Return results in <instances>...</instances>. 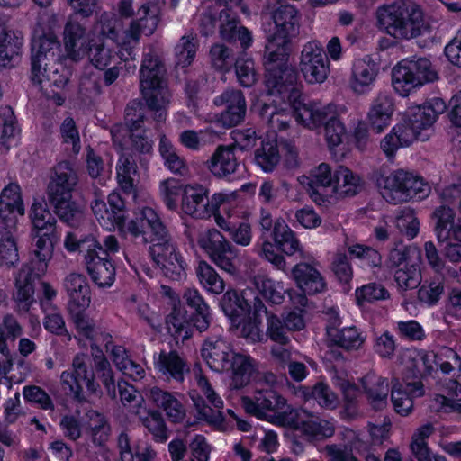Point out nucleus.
<instances>
[{
  "label": "nucleus",
  "instance_id": "nucleus-36",
  "mask_svg": "<svg viewBox=\"0 0 461 461\" xmlns=\"http://www.w3.org/2000/svg\"><path fill=\"white\" fill-rule=\"evenodd\" d=\"M29 216L32 224L31 234L59 235L56 217L46 205L34 202L31 206Z\"/></svg>",
  "mask_w": 461,
  "mask_h": 461
},
{
  "label": "nucleus",
  "instance_id": "nucleus-2",
  "mask_svg": "<svg viewBox=\"0 0 461 461\" xmlns=\"http://www.w3.org/2000/svg\"><path fill=\"white\" fill-rule=\"evenodd\" d=\"M165 74L159 57L151 49L145 52L140 69V90L148 108L154 113L156 129L167 119V106L171 97Z\"/></svg>",
  "mask_w": 461,
  "mask_h": 461
},
{
  "label": "nucleus",
  "instance_id": "nucleus-46",
  "mask_svg": "<svg viewBox=\"0 0 461 461\" xmlns=\"http://www.w3.org/2000/svg\"><path fill=\"white\" fill-rule=\"evenodd\" d=\"M195 274L200 285L212 294H221L225 290V281L206 261L200 260L195 267Z\"/></svg>",
  "mask_w": 461,
  "mask_h": 461
},
{
  "label": "nucleus",
  "instance_id": "nucleus-29",
  "mask_svg": "<svg viewBox=\"0 0 461 461\" xmlns=\"http://www.w3.org/2000/svg\"><path fill=\"white\" fill-rule=\"evenodd\" d=\"M234 150L231 145L218 146L205 163L208 170L219 178L229 177L234 174L240 166Z\"/></svg>",
  "mask_w": 461,
  "mask_h": 461
},
{
  "label": "nucleus",
  "instance_id": "nucleus-34",
  "mask_svg": "<svg viewBox=\"0 0 461 461\" xmlns=\"http://www.w3.org/2000/svg\"><path fill=\"white\" fill-rule=\"evenodd\" d=\"M85 429L95 447H104L111 436L108 419L101 412L89 410L85 415Z\"/></svg>",
  "mask_w": 461,
  "mask_h": 461
},
{
  "label": "nucleus",
  "instance_id": "nucleus-12",
  "mask_svg": "<svg viewBox=\"0 0 461 461\" xmlns=\"http://www.w3.org/2000/svg\"><path fill=\"white\" fill-rule=\"evenodd\" d=\"M200 393L193 392L190 397L197 412V419L212 425L223 422V401L214 391L208 379L200 375L197 378Z\"/></svg>",
  "mask_w": 461,
  "mask_h": 461
},
{
  "label": "nucleus",
  "instance_id": "nucleus-32",
  "mask_svg": "<svg viewBox=\"0 0 461 461\" xmlns=\"http://www.w3.org/2000/svg\"><path fill=\"white\" fill-rule=\"evenodd\" d=\"M393 109V98L386 93L378 94L373 100L367 120L375 133H380L390 124Z\"/></svg>",
  "mask_w": 461,
  "mask_h": 461
},
{
  "label": "nucleus",
  "instance_id": "nucleus-1",
  "mask_svg": "<svg viewBox=\"0 0 461 461\" xmlns=\"http://www.w3.org/2000/svg\"><path fill=\"white\" fill-rule=\"evenodd\" d=\"M376 16L380 28L397 40L414 39L429 31L423 12L411 1L383 5L377 9Z\"/></svg>",
  "mask_w": 461,
  "mask_h": 461
},
{
  "label": "nucleus",
  "instance_id": "nucleus-10",
  "mask_svg": "<svg viewBox=\"0 0 461 461\" xmlns=\"http://www.w3.org/2000/svg\"><path fill=\"white\" fill-rule=\"evenodd\" d=\"M299 68L308 84H321L327 79L330 59L321 42L310 41L303 46Z\"/></svg>",
  "mask_w": 461,
  "mask_h": 461
},
{
  "label": "nucleus",
  "instance_id": "nucleus-61",
  "mask_svg": "<svg viewBox=\"0 0 461 461\" xmlns=\"http://www.w3.org/2000/svg\"><path fill=\"white\" fill-rule=\"evenodd\" d=\"M267 337L276 344L290 345V332L283 320L276 314H270L267 318Z\"/></svg>",
  "mask_w": 461,
  "mask_h": 461
},
{
  "label": "nucleus",
  "instance_id": "nucleus-22",
  "mask_svg": "<svg viewBox=\"0 0 461 461\" xmlns=\"http://www.w3.org/2000/svg\"><path fill=\"white\" fill-rule=\"evenodd\" d=\"M201 355L207 366L215 372H224L235 352L229 343L220 337L207 339L202 347Z\"/></svg>",
  "mask_w": 461,
  "mask_h": 461
},
{
  "label": "nucleus",
  "instance_id": "nucleus-3",
  "mask_svg": "<svg viewBox=\"0 0 461 461\" xmlns=\"http://www.w3.org/2000/svg\"><path fill=\"white\" fill-rule=\"evenodd\" d=\"M290 50L265 49L263 64L266 70L265 83L267 92L278 95L292 106L301 98L296 70L288 65Z\"/></svg>",
  "mask_w": 461,
  "mask_h": 461
},
{
  "label": "nucleus",
  "instance_id": "nucleus-13",
  "mask_svg": "<svg viewBox=\"0 0 461 461\" xmlns=\"http://www.w3.org/2000/svg\"><path fill=\"white\" fill-rule=\"evenodd\" d=\"M149 249L154 262L164 276L172 281H182L186 277L187 264L171 237L154 243Z\"/></svg>",
  "mask_w": 461,
  "mask_h": 461
},
{
  "label": "nucleus",
  "instance_id": "nucleus-31",
  "mask_svg": "<svg viewBox=\"0 0 461 461\" xmlns=\"http://www.w3.org/2000/svg\"><path fill=\"white\" fill-rule=\"evenodd\" d=\"M299 421L298 430L309 440H322L334 435L335 425L331 420L323 419L305 410Z\"/></svg>",
  "mask_w": 461,
  "mask_h": 461
},
{
  "label": "nucleus",
  "instance_id": "nucleus-5",
  "mask_svg": "<svg viewBox=\"0 0 461 461\" xmlns=\"http://www.w3.org/2000/svg\"><path fill=\"white\" fill-rule=\"evenodd\" d=\"M93 240L83 247L76 245V234L68 232L64 240V247L69 252H79L83 255L84 264L91 279L99 287L111 286L115 279V267L113 259L91 251L90 247H96Z\"/></svg>",
  "mask_w": 461,
  "mask_h": 461
},
{
  "label": "nucleus",
  "instance_id": "nucleus-59",
  "mask_svg": "<svg viewBox=\"0 0 461 461\" xmlns=\"http://www.w3.org/2000/svg\"><path fill=\"white\" fill-rule=\"evenodd\" d=\"M117 180L119 185L126 194L134 192L132 175L137 172V166L135 162L128 156L122 155L119 158L117 167Z\"/></svg>",
  "mask_w": 461,
  "mask_h": 461
},
{
  "label": "nucleus",
  "instance_id": "nucleus-44",
  "mask_svg": "<svg viewBox=\"0 0 461 461\" xmlns=\"http://www.w3.org/2000/svg\"><path fill=\"white\" fill-rule=\"evenodd\" d=\"M280 152L275 138L261 140L260 147L255 150V162L265 172H272L280 162Z\"/></svg>",
  "mask_w": 461,
  "mask_h": 461
},
{
  "label": "nucleus",
  "instance_id": "nucleus-4",
  "mask_svg": "<svg viewBox=\"0 0 461 461\" xmlns=\"http://www.w3.org/2000/svg\"><path fill=\"white\" fill-rule=\"evenodd\" d=\"M377 186L383 198L393 204L421 200L428 196L429 185L423 178L411 172L398 169L377 179Z\"/></svg>",
  "mask_w": 461,
  "mask_h": 461
},
{
  "label": "nucleus",
  "instance_id": "nucleus-8",
  "mask_svg": "<svg viewBox=\"0 0 461 461\" xmlns=\"http://www.w3.org/2000/svg\"><path fill=\"white\" fill-rule=\"evenodd\" d=\"M227 197V194H215L209 200L207 189L203 185H187L183 189L181 207L185 214L203 219L215 214L220 206L225 210Z\"/></svg>",
  "mask_w": 461,
  "mask_h": 461
},
{
  "label": "nucleus",
  "instance_id": "nucleus-62",
  "mask_svg": "<svg viewBox=\"0 0 461 461\" xmlns=\"http://www.w3.org/2000/svg\"><path fill=\"white\" fill-rule=\"evenodd\" d=\"M419 86L425 83L433 82L438 78V74L432 68L431 62L426 58L408 60Z\"/></svg>",
  "mask_w": 461,
  "mask_h": 461
},
{
  "label": "nucleus",
  "instance_id": "nucleus-50",
  "mask_svg": "<svg viewBox=\"0 0 461 461\" xmlns=\"http://www.w3.org/2000/svg\"><path fill=\"white\" fill-rule=\"evenodd\" d=\"M32 252L39 260V269L46 267L53 254L54 245L59 240L60 235L43 236L42 234H31Z\"/></svg>",
  "mask_w": 461,
  "mask_h": 461
},
{
  "label": "nucleus",
  "instance_id": "nucleus-18",
  "mask_svg": "<svg viewBox=\"0 0 461 461\" xmlns=\"http://www.w3.org/2000/svg\"><path fill=\"white\" fill-rule=\"evenodd\" d=\"M63 35L68 56L74 60L82 59L86 54L90 44V34L86 23L79 21L77 15L69 16L65 24Z\"/></svg>",
  "mask_w": 461,
  "mask_h": 461
},
{
  "label": "nucleus",
  "instance_id": "nucleus-21",
  "mask_svg": "<svg viewBox=\"0 0 461 461\" xmlns=\"http://www.w3.org/2000/svg\"><path fill=\"white\" fill-rule=\"evenodd\" d=\"M435 233L439 243L461 242V218H456L451 207L440 205L433 212Z\"/></svg>",
  "mask_w": 461,
  "mask_h": 461
},
{
  "label": "nucleus",
  "instance_id": "nucleus-43",
  "mask_svg": "<svg viewBox=\"0 0 461 461\" xmlns=\"http://www.w3.org/2000/svg\"><path fill=\"white\" fill-rule=\"evenodd\" d=\"M272 237L278 249L288 256L301 250L299 240L283 219L275 221Z\"/></svg>",
  "mask_w": 461,
  "mask_h": 461
},
{
  "label": "nucleus",
  "instance_id": "nucleus-24",
  "mask_svg": "<svg viewBox=\"0 0 461 461\" xmlns=\"http://www.w3.org/2000/svg\"><path fill=\"white\" fill-rule=\"evenodd\" d=\"M438 355L423 349L409 350L406 360V377L421 381L436 372Z\"/></svg>",
  "mask_w": 461,
  "mask_h": 461
},
{
  "label": "nucleus",
  "instance_id": "nucleus-60",
  "mask_svg": "<svg viewBox=\"0 0 461 461\" xmlns=\"http://www.w3.org/2000/svg\"><path fill=\"white\" fill-rule=\"evenodd\" d=\"M303 393L306 399L315 400L322 408L333 410L338 406L337 395L322 382L317 383L312 388H306Z\"/></svg>",
  "mask_w": 461,
  "mask_h": 461
},
{
  "label": "nucleus",
  "instance_id": "nucleus-35",
  "mask_svg": "<svg viewBox=\"0 0 461 461\" xmlns=\"http://www.w3.org/2000/svg\"><path fill=\"white\" fill-rule=\"evenodd\" d=\"M329 340L347 351L358 350L364 345L366 336L356 326L339 329L338 327L327 328Z\"/></svg>",
  "mask_w": 461,
  "mask_h": 461
},
{
  "label": "nucleus",
  "instance_id": "nucleus-39",
  "mask_svg": "<svg viewBox=\"0 0 461 461\" xmlns=\"http://www.w3.org/2000/svg\"><path fill=\"white\" fill-rule=\"evenodd\" d=\"M55 214L70 227H77L85 219L83 207L70 197L50 200Z\"/></svg>",
  "mask_w": 461,
  "mask_h": 461
},
{
  "label": "nucleus",
  "instance_id": "nucleus-38",
  "mask_svg": "<svg viewBox=\"0 0 461 461\" xmlns=\"http://www.w3.org/2000/svg\"><path fill=\"white\" fill-rule=\"evenodd\" d=\"M377 76L376 65L371 58L355 60L352 67L351 86L357 93H364L375 81Z\"/></svg>",
  "mask_w": 461,
  "mask_h": 461
},
{
  "label": "nucleus",
  "instance_id": "nucleus-45",
  "mask_svg": "<svg viewBox=\"0 0 461 461\" xmlns=\"http://www.w3.org/2000/svg\"><path fill=\"white\" fill-rule=\"evenodd\" d=\"M217 225L224 231L228 232L230 240L237 245L247 247L252 240V230L247 222H234L230 216L225 218L221 214H215Z\"/></svg>",
  "mask_w": 461,
  "mask_h": 461
},
{
  "label": "nucleus",
  "instance_id": "nucleus-41",
  "mask_svg": "<svg viewBox=\"0 0 461 461\" xmlns=\"http://www.w3.org/2000/svg\"><path fill=\"white\" fill-rule=\"evenodd\" d=\"M150 399L158 407L165 411L172 421L178 422L185 417V408L175 394L158 387H153L150 389Z\"/></svg>",
  "mask_w": 461,
  "mask_h": 461
},
{
  "label": "nucleus",
  "instance_id": "nucleus-51",
  "mask_svg": "<svg viewBox=\"0 0 461 461\" xmlns=\"http://www.w3.org/2000/svg\"><path fill=\"white\" fill-rule=\"evenodd\" d=\"M159 152L165 165L172 173L180 176H185L187 173L188 168L185 159L176 153L172 143L165 136L160 138Z\"/></svg>",
  "mask_w": 461,
  "mask_h": 461
},
{
  "label": "nucleus",
  "instance_id": "nucleus-9",
  "mask_svg": "<svg viewBox=\"0 0 461 461\" xmlns=\"http://www.w3.org/2000/svg\"><path fill=\"white\" fill-rule=\"evenodd\" d=\"M60 380L63 384L68 386L70 393H73L74 398L78 402L86 401V397L83 394V385L91 393H95L99 389L91 360L85 354L75 356L71 370L62 372Z\"/></svg>",
  "mask_w": 461,
  "mask_h": 461
},
{
  "label": "nucleus",
  "instance_id": "nucleus-28",
  "mask_svg": "<svg viewBox=\"0 0 461 461\" xmlns=\"http://www.w3.org/2000/svg\"><path fill=\"white\" fill-rule=\"evenodd\" d=\"M219 33L223 41H239L243 50L250 47L252 34L245 26H239L240 21L230 10H222L219 14Z\"/></svg>",
  "mask_w": 461,
  "mask_h": 461
},
{
  "label": "nucleus",
  "instance_id": "nucleus-42",
  "mask_svg": "<svg viewBox=\"0 0 461 461\" xmlns=\"http://www.w3.org/2000/svg\"><path fill=\"white\" fill-rule=\"evenodd\" d=\"M64 287L70 299L80 308L90 303V289L86 277L82 274L71 273L64 279Z\"/></svg>",
  "mask_w": 461,
  "mask_h": 461
},
{
  "label": "nucleus",
  "instance_id": "nucleus-48",
  "mask_svg": "<svg viewBox=\"0 0 461 461\" xmlns=\"http://www.w3.org/2000/svg\"><path fill=\"white\" fill-rule=\"evenodd\" d=\"M5 211L11 214H24L21 187L15 182H11L5 185L0 194V215L2 217H4Z\"/></svg>",
  "mask_w": 461,
  "mask_h": 461
},
{
  "label": "nucleus",
  "instance_id": "nucleus-11",
  "mask_svg": "<svg viewBox=\"0 0 461 461\" xmlns=\"http://www.w3.org/2000/svg\"><path fill=\"white\" fill-rule=\"evenodd\" d=\"M272 18L276 31L267 37L265 49L289 50L291 39L298 32L297 10L293 5H281L273 13Z\"/></svg>",
  "mask_w": 461,
  "mask_h": 461
},
{
  "label": "nucleus",
  "instance_id": "nucleus-7",
  "mask_svg": "<svg viewBox=\"0 0 461 461\" xmlns=\"http://www.w3.org/2000/svg\"><path fill=\"white\" fill-rule=\"evenodd\" d=\"M198 244L217 267L229 274L237 272L238 250L218 230H208Z\"/></svg>",
  "mask_w": 461,
  "mask_h": 461
},
{
  "label": "nucleus",
  "instance_id": "nucleus-58",
  "mask_svg": "<svg viewBox=\"0 0 461 461\" xmlns=\"http://www.w3.org/2000/svg\"><path fill=\"white\" fill-rule=\"evenodd\" d=\"M97 349V353L94 357V363L98 376L107 391V394L114 399L116 397V385L113 373L109 361L106 359L101 350Z\"/></svg>",
  "mask_w": 461,
  "mask_h": 461
},
{
  "label": "nucleus",
  "instance_id": "nucleus-27",
  "mask_svg": "<svg viewBox=\"0 0 461 461\" xmlns=\"http://www.w3.org/2000/svg\"><path fill=\"white\" fill-rule=\"evenodd\" d=\"M292 276L297 286L308 294L323 293L327 285L320 271L312 264L301 262L292 269Z\"/></svg>",
  "mask_w": 461,
  "mask_h": 461
},
{
  "label": "nucleus",
  "instance_id": "nucleus-54",
  "mask_svg": "<svg viewBox=\"0 0 461 461\" xmlns=\"http://www.w3.org/2000/svg\"><path fill=\"white\" fill-rule=\"evenodd\" d=\"M198 48V41L195 35H184L175 47L176 64L183 68L188 67L194 60Z\"/></svg>",
  "mask_w": 461,
  "mask_h": 461
},
{
  "label": "nucleus",
  "instance_id": "nucleus-47",
  "mask_svg": "<svg viewBox=\"0 0 461 461\" xmlns=\"http://www.w3.org/2000/svg\"><path fill=\"white\" fill-rule=\"evenodd\" d=\"M392 86L395 92L402 96L409 95L413 89L419 86L407 59L402 60L393 68Z\"/></svg>",
  "mask_w": 461,
  "mask_h": 461
},
{
  "label": "nucleus",
  "instance_id": "nucleus-64",
  "mask_svg": "<svg viewBox=\"0 0 461 461\" xmlns=\"http://www.w3.org/2000/svg\"><path fill=\"white\" fill-rule=\"evenodd\" d=\"M86 55L95 68L104 69L115 57V52L104 43H94L89 44Z\"/></svg>",
  "mask_w": 461,
  "mask_h": 461
},
{
  "label": "nucleus",
  "instance_id": "nucleus-25",
  "mask_svg": "<svg viewBox=\"0 0 461 461\" xmlns=\"http://www.w3.org/2000/svg\"><path fill=\"white\" fill-rule=\"evenodd\" d=\"M424 393L421 381L405 382L404 384L396 381L391 390V401L395 411L402 416L408 415L413 409V398L421 397Z\"/></svg>",
  "mask_w": 461,
  "mask_h": 461
},
{
  "label": "nucleus",
  "instance_id": "nucleus-53",
  "mask_svg": "<svg viewBox=\"0 0 461 461\" xmlns=\"http://www.w3.org/2000/svg\"><path fill=\"white\" fill-rule=\"evenodd\" d=\"M260 116L274 131H285L293 121V114L284 109H277L269 104H263Z\"/></svg>",
  "mask_w": 461,
  "mask_h": 461
},
{
  "label": "nucleus",
  "instance_id": "nucleus-52",
  "mask_svg": "<svg viewBox=\"0 0 461 461\" xmlns=\"http://www.w3.org/2000/svg\"><path fill=\"white\" fill-rule=\"evenodd\" d=\"M253 284L267 302L276 305L284 302L285 290L279 283L258 275L254 276Z\"/></svg>",
  "mask_w": 461,
  "mask_h": 461
},
{
  "label": "nucleus",
  "instance_id": "nucleus-15",
  "mask_svg": "<svg viewBox=\"0 0 461 461\" xmlns=\"http://www.w3.org/2000/svg\"><path fill=\"white\" fill-rule=\"evenodd\" d=\"M59 41L53 34L43 35L32 41L30 75L32 81L41 82L39 77L42 67L46 72L48 66L59 60Z\"/></svg>",
  "mask_w": 461,
  "mask_h": 461
},
{
  "label": "nucleus",
  "instance_id": "nucleus-20",
  "mask_svg": "<svg viewBox=\"0 0 461 461\" xmlns=\"http://www.w3.org/2000/svg\"><path fill=\"white\" fill-rule=\"evenodd\" d=\"M249 295H252L251 289L243 290L241 293L235 289H228L223 294L220 306L233 325L239 326L250 313L252 301Z\"/></svg>",
  "mask_w": 461,
  "mask_h": 461
},
{
  "label": "nucleus",
  "instance_id": "nucleus-17",
  "mask_svg": "<svg viewBox=\"0 0 461 461\" xmlns=\"http://www.w3.org/2000/svg\"><path fill=\"white\" fill-rule=\"evenodd\" d=\"M78 184V175L70 162L61 161L52 168L47 187L49 200L70 197Z\"/></svg>",
  "mask_w": 461,
  "mask_h": 461
},
{
  "label": "nucleus",
  "instance_id": "nucleus-55",
  "mask_svg": "<svg viewBox=\"0 0 461 461\" xmlns=\"http://www.w3.org/2000/svg\"><path fill=\"white\" fill-rule=\"evenodd\" d=\"M209 60L214 69L228 72L230 70L236 59L230 48L223 43H214L210 48Z\"/></svg>",
  "mask_w": 461,
  "mask_h": 461
},
{
  "label": "nucleus",
  "instance_id": "nucleus-63",
  "mask_svg": "<svg viewBox=\"0 0 461 461\" xmlns=\"http://www.w3.org/2000/svg\"><path fill=\"white\" fill-rule=\"evenodd\" d=\"M142 424L156 442L164 443L168 439L167 428L160 412H150L142 419Z\"/></svg>",
  "mask_w": 461,
  "mask_h": 461
},
{
  "label": "nucleus",
  "instance_id": "nucleus-14",
  "mask_svg": "<svg viewBox=\"0 0 461 461\" xmlns=\"http://www.w3.org/2000/svg\"><path fill=\"white\" fill-rule=\"evenodd\" d=\"M246 412L261 420H269L272 412H278L286 404V400L271 386L257 388L252 396L241 397Z\"/></svg>",
  "mask_w": 461,
  "mask_h": 461
},
{
  "label": "nucleus",
  "instance_id": "nucleus-56",
  "mask_svg": "<svg viewBox=\"0 0 461 461\" xmlns=\"http://www.w3.org/2000/svg\"><path fill=\"white\" fill-rule=\"evenodd\" d=\"M394 281L398 289L405 292L417 288L421 283L420 269L414 264H405L395 270Z\"/></svg>",
  "mask_w": 461,
  "mask_h": 461
},
{
  "label": "nucleus",
  "instance_id": "nucleus-40",
  "mask_svg": "<svg viewBox=\"0 0 461 461\" xmlns=\"http://www.w3.org/2000/svg\"><path fill=\"white\" fill-rule=\"evenodd\" d=\"M361 189V180L351 170L339 167L335 170V178L330 191V199L334 196H354Z\"/></svg>",
  "mask_w": 461,
  "mask_h": 461
},
{
  "label": "nucleus",
  "instance_id": "nucleus-6",
  "mask_svg": "<svg viewBox=\"0 0 461 461\" xmlns=\"http://www.w3.org/2000/svg\"><path fill=\"white\" fill-rule=\"evenodd\" d=\"M139 19L132 20L124 31V36L119 43L118 56L121 60L135 59V48L141 34L151 35L159 23V11L156 5L144 4L138 10Z\"/></svg>",
  "mask_w": 461,
  "mask_h": 461
},
{
  "label": "nucleus",
  "instance_id": "nucleus-57",
  "mask_svg": "<svg viewBox=\"0 0 461 461\" xmlns=\"http://www.w3.org/2000/svg\"><path fill=\"white\" fill-rule=\"evenodd\" d=\"M91 240L97 245L96 247H90L91 251H95L98 255L112 258V257L120 250L118 239L114 235L105 236L102 243L98 241L93 234H88L84 237H77L76 235V245L83 247L84 244Z\"/></svg>",
  "mask_w": 461,
  "mask_h": 461
},
{
  "label": "nucleus",
  "instance_id": "nucleus-30",
  "mask_svg": "<svg viewBox=\"0 0 461 461\" xmlns=\"http://www.w3.org/2000/svg\"><path fill=\"white\" fill-rule=\"evenodd\" d=\"M225 371H231L230 387L240 390L247 386L257 373L256 361L248 355L235 353Z\"/></svg>",
  "mask_w": 461,
  "mask_h": 461
},
{
  "label": "nucleus",
  "instance_id": "nucleus-49",
  "mask_svg": "<svg viewBox=\"0 0 461 461\" xmlns=\"http://www.w3.org/2000/svg\"><path fill=\"white\" fill-rule=\"evenodd\" d=\"M138 218L140 220L142 225L145 226V229H150L152 234L150 240L152 243L151 246H154L156 242H161L170 238L165 225L152 208L144 207L138 215Z\"/></svg>",
  "mask_w": 461,
  "mask_h": 461
},
{
  "label": "nucleus",
  "instance_id": "nucleus-33",
  "mask_svg": "<svg viewBox=\"0 0 461 461\" xmlns=\"http://www.w3.org/2000/svg\"><path fill=\"white\" fill-rule=\"evenodd\" d=\"M155 366L167 381L183 382L185 374L189 373L186 361L176 351H161Z\"/></svg>",
  "mask_w": 461,
  "mask_h": 461
},
{
  "label": "nucleus",
  "instance_id": "nucleus-37",
  "mask_svg": "<svg viewBox=\"0 0 461 461\" xmlns=\"http://www.w3.org/2000/svg\"><path fill=\"white\" fill-rule=\"evenodd\" d=\"M363 388L375 410H382L387 404L389 384L386 379L369 373L362 379Z\"/></svg>",
  "mask_w": 461,
  "mask_h": 461
},
{
  "label": "nucleus",
  "instance_id": "nucleus-23",
  "mask_svg": "<svg viewBox=\"0 0 461 461\" xmlns=\"http://www.w3.org/2000/svg\"><path fill=\"white\" fill-rule=\"evenodd\" d=\"M39 274L34 272L33 267L26 264L23 266L15 276V289L13 298L21 312H28L34 299V283Z\"/></svg>",
  "mask_w": 461,
  "mask_h": 461
},
{
  "label": "nucleus",
  "instance_id": "nucleus-19",
  "mask_svg": "<svg viewBox=\"0 0 461 461\" xmlns=\"http://www.w3.org/2000/svg\"><path fill=\"white\" fill-rule=\"evenodd\" d=\"M293 107L296 121L309 129H317L325 125L327 121L338 113L336 105L332 104L322 105L316 102L304 103L302 97Z\"/></svg>",
  "mask_w": 461,
  "mask_h": 461
},
{
  "label": "nucleus",
  "instance_id": "nucleus-16",
  "mask_svg": "<svg viewBox=\"0 0 461 461\" xmlns=\"http://www.w3.org/2000/svg\"><path fill=\"white\" fill-rule=\"evenodd\" d=\"M335 178V171L327 163H321L310 171L309 176H302L301 184L311 199L321 205L330 203V191Z\"/></svg>",
  "mask_w": 461,
  "mask_h": 461
},
{
  "label": "nucleus",
  "instance_id": "nucleus-26",
  "mask_svg": "<svg viewBox=\"0 0 461 461\" xmlns=\"http://www.w3.org/2000/svg\"><path fill=\"white\" fill-rule=\"evenodd\" d=\"M446 110V104L441 98H432L422 105L409 108L406 119L420 132L430 128L438 119V116Z\"/></svg>",
  "mask_w": 461,
  "mask_h": 461
}]
</instances>
